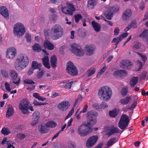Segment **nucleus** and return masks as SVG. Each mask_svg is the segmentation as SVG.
I'll list each match as a JSON object with an SVG mask.
<instances>
[{"label": "nucleus", "mask_w": 148, "mask_h": 148, "mask_svg": "<svg viewBox=\"0 0 148 148\" xmlns=\"http://www.w3.org/2000/svg\"><path fill=\"white\" fill-rule=\"evenodd\" d=\"M87 120L89 121L87 123L83 122L78 128V130H81L84 128L86 127L87 130H98V128L95 127L94 129H92L91 125H95L97 122L96 117L97 116L98 114L97 112L91 110L87 112Z\"/></svg>", "instance_id": "nucleus-1"}, {"label": "nucleus", "mask_w": 148, "mask_h": 148, "mask_svg": "<svg viewBox=\"0 0 148 148\" xmlns=\"http://www.w3.org/2000/svg\"><path fill=\"white\" fill-rule=\"evenodd\" d=\"M111 89L107 86L101 87L99 90L98 95L101 100L107 101L109 100L112 95Z\"/></svg>", "instance_id": "nucleus-2"}, {"label": "nucleus", "mask_w": 148, "mask_h": 148, "mask_svg": "<svg viewBox=\"0 0 148 148\" xmlns=\"http://www.w3.org/2000/svg\"><path fill=\"white\" fill-rule=\"evenodd\" d=\"M29 62L27 56L25 54H21L16 60L15 68L17 70L21 71L27 66L29 64Z\"/></svg>", "instance_id": "nucleus-3"}, {"label": "nucleus", "mask_w": 148, "mask_h": 148, "mask_svg": "<svg viewBox=\"0 0 148 148\" xmlns=\"http://www.w3.org/2000/svg\"><path fill=\"white\" fill-rule=\"evenodd\" d=\"M63 34V29L58 24H55L51 28V37L53 40H57L61 37Z\"/></svg>", "instance_id": "nucleus-4"}, {"label": "nucleus", "mask_w": 148, "mask_h": 148, "mask_svg": "<svg viewBox=\"0 0 148 148\" xmlns=\"http://www.w3.org/2000/svg\"><path fill=\"white\" fill-rule=\"evenodd\" d=\"M25 29L24 25L20 23L15 24L13 28V33L15 36L20 38L24 35Z\"/></svg>", "instance_id": "nucleus-5"}, {"label": "nucleus", "mask_w": 148, "mask_h": 148, "mask_svg": "<svg viewBox=\"0 0 148 148\" xmlns=\"http://www.w3.org/2000/svg\"><path fill=\"white\" fill-rule=\"evenodd\" d=\"M70 50L73 53L77 56H82L84 53V50L81 47L75 43H74L71 45Z\"/></svg>", "instance_id": "nucleus-6"}, {"label": "nucleus", "mask_w": 148, "mask_h": 148, "mask_svg": "<svg viewBox=\"0 0 148 148\" xmlns=\"http://www.w3.org/2000/svg\"><path fill=\"white\" fill-rule=\"evenodd\" d=\"M129 120L128 116L125 114L122 115L118 123L119 127L123 130L128 126Z\"/></svg>", "instance_id": "nucleus-7"}, {"label": "nucleus", "mask_w": 148, "mask_h": 148, "mask_svg": "<svg viewBox=\"0 0 148 148\" xmlns=\"http://www.w3.org/2000/svg\"><path fill=\"white\" fill-rule=\"evenodd\" d=\"M66 69L67 73L72 75L74 76L78 74L76 67L72 62L69 61L67 63Z\"/></svg>", "instance_id": "nucleus-8"}, {"label": "nucleus", "mask_w": 148, "mask_h": 148, "mask_svg": "<svg viewBox=\"0 0 148 148\" xmlns=\"http://www.w3.org/2000/svg\"><path fill=\"white\" fill-rule=\"evenodd\" d=\"M29 102L27 99H23L21 100L19 108L24 114H26L28 113L27 107L29 106Z\"/></svg>", "instance_id": "nucleus-9"}, {"label": "nucleus", "mask_w": 148, "mask_h": 148, "mask_svg": "<svg viewBox=\"0 0 148 148\" xmlns=\"http://www.w3.org/2000/svg\"><path fill=\"white\" fill-rule=\"evenodd\" d=\"M75 10L74 5L71 3H68L67 7H64L62 8V11L63 13L70 15H72Z\"/></svg>", "instance_id": "nucleus-10"}, {"label": "nucleus", "mask_w": 148, "mask_h": 148, "mask_svg": "<svg viewBox=\"0 0 148 148\" xmlns=\"http://www.w3.org/2000/svg\"><path fill=\"white\" fill-rule=\"evenodd\" d=\"M9 75L11 77L13 83L16 85L20 83V79L18 77V74L14 70H10L9 71Z\"/></svg>", "instance_id": "nucleus-11"}, {"label": "nucleus", "mask_w": 148, "mask_h": 148, "mask_svg": "<svg viewBox=\"0 0 148 148\" xmlns=\"http://www.w3.org/2000/svg\"><path fill=\"white\" fill-rule=\"evenodd\" d=\"M98 139V137L97 136H92L88 138L86 143V146L88 147H90L93 146Z\"/></svg>", "instance_id": "nucleus-12"}, {"label": "nucleus", "mask_w": 148, "mask_h": 148, "mask_svg": "<svg viewBox=\"0 0 148 148\" xmlns=\"http://www.w3.org/2000/svg\"><path fill=\"white\" fill-rule=\"evenodd\" d=\"M16 54V51L14 47H10L8 49L6 52V56L7 58L12 59Z\"/></svg>", "instance_id": "nucleus-13"}, {"label": "nucleus", "mask_w": 148, "mask_h": 148, "mask_svg": "<svg viewBox=\"0 0 148 148\" xmlns=\"http://www.w3.org/2000/svg\"><path fill=\"white\" fill-rule=\"evenodd\" d=\"M40 112L38 111H35L33 113L32 115V120L30 123L31 125L34 126L38 123L40 118Z\"/></svg>", "instance_id": "nucleus-14"}, {"label": "nucleus", "mask_w": 148, "mask_h": 148, "mask_svg": "<svg viewBox=\"0 0 148 148\" xmlns=\"http://www.w3.org/2000/svg\"><path fill=\"white\" fill-rule=\"evenodd\" d=\"M69 106V102L67 101L61 102L58 105V109L62 111L68 108Z\"/></svg>", "instance_id": "nucleus-15"}, {"label": "nucleus", "mask_w": 148, "mask_h": 148, "mask_svg": "<svg viewBox=\"0 0 148 148\" xmlns=\"http://www.w3.org/2000/svg\"><path fill=\"white\" fill-rule=\"evenodd\" d=\"M98 2V0H88L87 7L89 9H93L95 8Z\"/></svg>", "instance_id": "nucleus-16"}, {"label": "nucleus", "mask_w": 148, "mask_h": 148, "mask_svg": "<svg viewBox=\"0 0 148 148\" xmlns=\"http://www.w3.org/2000/svg\"><path fill=\"white\" fill-rule=\"evenodd\" d=\"M86 53L87 55L90 56L93 53L94 51L95 50V47L93 46L86 45L85 46Z\"/></svg>", "instance_id": "nucleus-17"}, {"label": "nucleus", "mask_w": 148, "mask_h": 148, "mask_svg": "<svg viewBox=\"0 0 148 148\" xmlns=\"http://www.w3.org/2000/svg\"><path fill=\"white\" fill-rule=\"evenodd\" d=\"M114 76L117 77H121L126 75L125 71L124 70H117L113 73Z\"/></svg>", "instance_id": "nucleus-18"}, {"label": "nucleus", "mask_w": 148, "mask_h": 148, "mask_svg": "<svg viewBox=\"0 0 148 148\" xmlns=\"http://www.w3.org/2000/svg\"><path fill=\"white\" fill-rule=\"evenodd\" d=\"M8 11L7 8L5 6L1 7L0 8V13L5 18H8Z\"/></svg>", "instance_id": "nucleus-19"}, {"label": "nucleus", "mask_w": 148, "mask_h": 148, "mask_svg": "<svg viewBox=\"0 0 148 148\" xmlns=\"http://www.w3.org/2000/svg\"><path fill=\"white\" fill-rule=\"evenodd\" d=\"M131 65V62L128 60H123L120 63V66L123 69H128Z\"/></svg>", "instance_id": "nucleus-20"}, {"label": "nucleus", "mask_w": 148, "mask_h": 148, "mask_svg": "<svg viewBox=\"0 0 148 148\" xmlns=\"http://www.w3.org/2000/svg\"><path fill=\"white\" fill-rule=\"evenodd\" d=\"M44 47L45 48H47L49 50H53L54 48V45L50 41L48 40V39H46L43 43Z\"/></svg>", "instance_id": "nucleus-21"}, {"label": "nucleus", "mask_w": 148, "mask_h": 148, "mask_svg": "<svg viewBox=\"0 0 148 148\" xmlns=\"http://www.w3.org/2000/svg\"><path fill=\"white\" fill-rule=\"evenodd\" d=\"M123 130L120 131V130H106L105 132V135L108 136L109 137L114 134L118 133L120 135Z\"/></svg>", "instance_id": "nucleus-22"}, {"label": "nucleus", "mask_w": 148, "mask_h": 148, "mask_svg": "<svg viewBox=\"0 0 148 148\" xmlns=\"http://www.w3.org/2000/svg\"><path fill=\"white\" fill-rule=\"evenodd\" d=\"M57 61V58L55 55H53L51 57L50 62L51 66L54 69L56 67Z\"/></svg>", "instance_id": "nucleus-23"}, {"label": "nucleus", "mask_w": 148, "mask_h": 148, "mask_svg": "<svg viewBox=\"0 0 148 148\" xmlns=\"http://www.w3.org/2000/svg\"><path fill=\"white\" fill-rule=\"evenodd\" d=\"M14 113L13 108L11 105H8L7 112L6 114V117H9L12 116Z\"/></svg>", "instance_id": "nucleus-24"}, {"label": "nucleus", "mask_w": 148, "mask_h": 148, "mask_svg": "<svg viewBox=\"0 0 148 148\" xmlns=\"http://www.w3.org/2000/svg\"><path fill=\"white\" fill-rule=\"evenodd\" d=\"M138 78L137 77H133L131 79L130 85L131 87L134 86L138 83Z\"/></svg>", "instance_id": "nucleus-25"}, {"label": "nucleus", "mask_w": 148, "mask_h": 148, "mask_svg": "<svg viewBox=\"0 0 148 148\" xmlns=\"http://www.w3.org/2000/svg\"><path fill=\"white\" fill-rule=\"evenodd\" d=\"M56 125V123L52 121H50L47 122L45 124V126L47 128H53Z\"/></svg>", "instance_id": "nucleus-26"}, {"label": "nucleus", "mask_w": 148, "mask_h": 148, "mask_svg": "<svg viewBox=\"0 0 148 148\" xmlns=\"http://www.w3.org/2000/svg\"><path fill=\"white\" fill-rule=\"evenodd\" d=\"M142 45L139 42H134L132 46V49L134 50L140 51L141 50Z\"/></svg>", "instance_id": "nucleus-27"}, {"label": "nucleus", "mask_w": 148, "mask_h": 148, "mask_svg": "<svg viewBox=\"0 0 148 148\" xmlns=\"http://www.w3.org/2000/svg\"><path fill=\"white\" fill-rule=\"evenodd\" d=\"M91 24L94 30L96 32H99L101 29V25L98 23H96L94 21L91 22Z\"/></svg>", "instance_id": "nucleus-28"}, {"label": "nucleus", "mask_w": 148, "mask_h": 148, "mask_svg": "<svg viewBox=\"0 0 148 148\" xmlns=\"http://www.w3.org/2000/svg\"><path fill=\"white\" fill-rule=\"evenodd\" d=\"M41 63H38V62L36 61L32 62V68L34 69H38L39 71L41 69Z\"/></svg>", "instance_id": "nucleus-29"}, {"label": "nucleus", "mask_w": 148, "mask_h": 148, "mask_svg": "<svg viewBox=\"0 0 148 148\" xmlns=\"http://www.w3.org/2000/svg\"><path fill=\"white\" fill-rule=\"evenodd\" d=\"M92 132V130H78V133L81 136H84Z\"/></svg>", "instance_id": "nucleus-30"}, {"label": "nucleus", "mask_w": 148, "mask_h": 148, "mask_svg": "<svg viewBox=\"0 0 148 148\" xmlns=\"http://www.w3.org/2000/svg\"><path fill=\"white\" fill-rule=\"evenodd\" d=\"M33 51L36 52H39L41 50V47L38 44L35 43L32 46Z\"/></svg>", "instance_id": "nucleus-31"}, {"label": "nucleus", "mask_w": 148, "mask_h": 148, "mask_svg": "<svg viewBox=\"0 0 148 148\" xmlns=\"http://www.w3.org/2000/svg\"><path fill=\"white\" fill-rule=\"evenodd\" d=\"M96 71V69L93 67L90 68L86 72V75L88 77H89L94 74Z\"/></svg>", "instance_id": "nucleus-32"}, {"label": "nucleus", "mask_w": 148, "mask_h": 148, "mask_svg": "<svg viewBox=\"0 0 148 148\" xmlns=\"http://www.w3.org/2000/svg\"><path fill=\"white\" fill-rule=\"evenodd\" d=\"M118 141V140L115 137L110 139L107 143V146L109 147Z\"/></svg>", "instance_id": "nucleus-33"}, {"label": "nucleus", "mask_w": 148, "mask_h": 148, "mask_svg": "<svg viewBox=\"0 0 148 148\" xmlns=\"http://www.w3.org/2000/svg\"><path fill=\"white\" fill-rule=\"evenodd\" d=\"M130 99L131 97L130 96L121 99V103L123 105H126L130 102Z\"/></svg>", "instance_id": "nucleus-34"}, {"label": "nucleus", "mask_w": 148, "mask_h": 148, "mask_svg": "<svg viewBox=\"0 0 148 148\" xmlns=\"http://www.w3.org/2000/svg\"><path fill=\"white\" fill-rule=\"evenodd\" d=\"M27 135V133L25 132L24 134L23 133H19L17 135V137L20 140H21L25 138Z\"/></svg>", "instance_id": "nucleus-35"}, {"label": "nucleus", "mask_w": 148, "mask_h": 148, "mask_svg": "<svg viewBox=\"0 0 148 148\" xmlns=\"http://www.w3.org/2000/svg\"><path fill=\"white\" fill-rule=\"evenodd\" d=\"M67 145L68 148H75L76 147V143L72 140L69 141Z\"/></svg>", "instance_id": "nucleus-36"}, {"label": "nucleus", "mask_w": 148, "mask_h": 148, "mask_svg": "<svg viewBox=\"0 0 148 148\" xmlns=\"http://www.w3.org/2000/svg\"><path fill=\"white\" fill-rule=\"evenodd\" d=\"M44 34L46 39H48L50 35L51 36V29H45L44 30Z\"/></svg>", "instance_id": "nucleus-37"}, {"label": "nucleus", "mask_w": 148, "mask_h": 148, "mask_svg": "<svg viewBox=\"0 0 148 148\" xmlns=\"http://www.w3.org/2000/svg\"><path fill=\"white\" fill-rule=\"evenodd\" d=\"M33 96L36 99L41 101H44L46 99L45 98L42 97L38 93H33Z\"/></svg>", "instance_id": "nucleus-38"}, {"label": "nucleus", "mask_w": 148, "mask_h": 148, "mask_svg": "<svg viewBox=\"0 0 148 148\" xmlns=\"http://www.w3.org/2000/svg\"><path fill=\"white\" fill-rule=\"evenodd\" d=\"M117 112L116 109L110 111L109 112V114L110 116L112 117H116L117 115Z\"/></svg>", "instance_id": "nucleus-39"}, {"label": "nucleus", "mask_w": 148, "mask_h": 148, "mask_svg": "<svg viewBox=\"0 0 148 148\" xmlns=\"http://www.w3.org/2000/svg\"><path fill=\"white\" fill-rule=\"evenodd\" d=\"M74 18L75 22L78 23L79 20L82 18V16L81 14H78L74 15Z\"/></svg>", "instance_id": "nucleus-40"}, {"label": "nucleus", "mask_w": 148, "mask_h": 148, "mask_svg": "<svg viewBox=\"0 0 148 148\" xmlns=\"http://www.w3.org/2000/svg\"><path fill=\"white\" fill-rule=\"evenodd\" d=\"M109 10L113 14L117 12L119 10V8L116 6L111 7L108 8Z\"/></svg>", "instance_id": "nucleus-41"}, {"label": "nucleus", "mask_w": 148, "mask_h": 148, "mask_svg": "<svg viewBox=\"0 0 148 148\" xmlns=\"http://www.w3.org/2000/svg\"><path fill=\"white\" fill-rule=\"evenodd\" d=\"M113 13L110 11L107 13H106L104 14L106 18L108 20H111L112 17Z\"/></svg>", "instance_id": "nucleus-42"}, {"label": "nucleus", "mask_w": 148, "mask_h": 148, "mask_svg": "<svg viewBox=\"0 0 148 148\" xmlns=\"http://www.w3.org/2000/svg\"><path fill=\"white\" fill-rule=\"evenodd\" d=\"M1 73L2 75L5 78H6L8 77L9 74L7 71L5 69L1 70Z\"/></svg>", "instance_id": "nucleus-43"}, {"label": "nucleus", "mask_w": 148, "mask_h": 148, "mask_svg": "<svg viewBox=\"0 0 148 148\" xmlns=\"http://www.w3.org/2000/svg\"><path fill=\"white\" fill-rule=\"evenodd\" d=\"M64 130H60L51 139H49L48 140L50 141V143H51L53 141V140L56 138H57L58 136L60 133L62 131H63Z\"/></svg>", "instance_id": "nucleus-44"}, {"label": "nucleus", "mask_w": 148, "mask_h": 148, "mask_svg": "<svg viewBox=\"0 0 148 148\" xmlns=\"http://www.w3.org/2000/svg\"><path fill=\"white\" fill-rule=\"evenodd\" d=\"M128 89L127 88H123L121 90V93L123 96H125L127 94Z\"/></svg>", "instance_id": "nucleus-45"}, {"label": "nucleus", "mask_w": 148, "mask_h": 148, "mask_svg": "<svg viewBox=\"0 0 148 148\" xmlns=\"http://www.w3.org/2000/svg\"><path fill=\"white\" fill-rule=\"evenodd\" d=\"M104 130H118L117 127H114L113 125H111L110 126L108 125H106L104 127Z\"/></svg>", "instance_id": "nucleus-46"}, {"label": "nucleus", "mask_w": 148, "mask_h": 148, "mask_svg": "<svg viewBox=\"0 0 148 148\" xmlns=\"http://www.w3.org/2000/svg\"><path fill=\"white\" fill-rule=\"evenodd\" d=\"M107 68V67L106 66H103L101 69L99 70L97 76L98 75H102L105 71Z\"/></svg>", "instance_id": "nucleus-47"}, {"label": "nucleus", "mask_w": 148, "mask_h": 148, "mask_svg": "<svg viewBox=\"0 0 148 148\" xmlns=\"http://www.w3.org/2000/svg\"><path fill=\"white\" fill-rule=\"evenodd\" d=\"M125 14V13H123L122 16V18L123 21H126L128 20L130 17V14L129 13L128 15H127L126 14Z\"/></svg>", "instance_id": "nucleus-48"}, {"label": "nucleus", "mask_w": 148, "mask_h": 148, "mask_svg": "<svg viewBox=\"0 0 148 148\" xmlns=\"http://www.w3.org/2000/svg\"><path fill=\"white\" fill-rule=\"evenodd\" d=\"M24 82L25 84L28 85L35 84V82L34 81L29 79H25L24 81Z\"/></svg>", "instance_id": "nucleus-49"}, {"label": "nucleus", "mask_w": 148, "mask_h": 148, "mask_svg": "<svg viewBox=\"0 0 148 148\" xmlns=\"http://www.w3.org/2000/svg\"><path fill=\"white\" fill-rule=\"evenodd\" d=\"M147 31L146 30H145L139 35V37L142 38H146L147 36Z\"/></svg>", "instance_id": "nucleus-50"}, {"label": "nucleus", "mask_w": 148, "mask_h": 148, "mask_svg": "<svg viewBox=\"0 0 148 148\" xmlns=\"http://www.w3.org/2000/svg\"><path fill=\"white\" fill-rule=\"evenodd\" d=\"M137 54L141 57L143 61L145 63L147 59L146 56L145 55H143L139 52H137Z\"/></svg>", "instance_id": "nucleus-51"}, {"label": "nucleus", "mask_w": 148, "mask_h": 148, "mask_svg": "<svg viewBox=\"0 0 148 148\" xmlns=\"http://www.w3.org/2000/svg\"><path fill=\"white\" fill-rule=\"evenodd\" d=\"M42 63L43 64L49 62V59L48 56H45L42 59Z\"/></svg>", "instance_id": "nucleus-52"}, {"label": "nucleus", "mask_w": 148, "mask_h": 148, "mask_svg": "<svg viewBox=\"0 0 148 148\" xmlns=\"http://www.w3.org/2000/svg\"><path fill=\"white\" fill-rule=\"evenodd\" d=\"M73 81H71V82L67 83L65 85L64 88L66 89L69 90L71 88V85L73 84Z\"/></svg>", "instance_id": "nucleus-53"}, {"label": "nucleus", "mask_w": 148, "mask_h": 148, "mask_svg": "<svg viewBox=\"0 0 148 148\" xmlns=\"http://www.w3.org/2000/svg\"><path fill=\"white\" fill-rule=\"evenodd\" d=\"M33 103L35 106H40L42 105H45V103H40L38 102L36 100H34L33 101Z\"/></svg>", "instance_id": "nucleus-54"}, {"label": "nucleus", "mask_w": 148, "mask_h": 148, "mask_svg": "<svg viewBox=\"0 0 148 148\" xmlns=\"http://www.w3.org/2000/svg\"><path fill=\"white\" fill-rule=\"evenodd\" d=\"M5 88L7 91L10 92L11 90V88L10 87V84L8 82H5L4 84Z\"/></svg>", "instance_id": "nucleus-55"}, {"label": "nucleus", "mask_w": 148, "mask_h": 148, "mask_svg": "<svg viewBox=\"0 0 148 148\" xmlns=\"http://www.w3.org/2000/svg\"><path fill=\"white\" fill-rule=\"evenodd\" d=\"M131 27H133L134 28H136L137 27V22L136 21H132L130 24Z\"/></svg>", "instance_id": "nucleus-56"}, {"label": "nucleus", "mask_w": 148, "mask_h": 148, "mask_svg": "<svg viewBox=\"0 0 148 148\" xmlns=\"http://www.w3.org/2000/svg\"><path fill=\"white\" fill-rule=\"evenodd\" d=\"M45 71L43 70H41L40 72L37 74V77L38 78L41 77L44 74Z\"/></svg>", "instance_id": "nucleus-57"}, {"label": "nucleus", "mask_w": 148, "mask_h": 148, "mask_svg": "<svg viewBox=\"0 0 148 148\" xmlns=\"http://www.w3.org/2000/svg\"><path fill=\"white\" fill-rule=\"evenodd\" d=\"M1 133L4 135H7L10 134V130H1Z\"/></svg>", "instance_id": "nucleus-58"}, {"label": "nucleus", "mask_w": 148, "mask_h": 148, "mask_svg": "<svg viewBox=\"0 0 148 148\" xmlns=\"http://www.w3.org/2000/svg\"><path fill=\"white\" fill-rule=\"evenodd\" d=\"M147 72L145 71H143L141 74V78L143 79H145L146 78Z\"/></svg>", "instance_id": "nucleus-59"}, {"label": "nucleus", "mask_w": 148, "mask_h": 148, "mask_svg": "<svg viewBox=\"0 0 148 148\" xmlns=\"http://www.w3.org/2000/svg\"><path fill=\"white\" fill-rule=\"evenodd\" d=\"M100 107L102 109H104L106 108H107L108 106L106 103L105 102H103L101 104Z\"/></svg>", "instance_id": "nucleus-60"}, {"label": "nucleus", "mask_w": 148, "mask_h": 148, "mask_svg": "<svg viewBox=\"0 0 148 148\" xmlns=\"http://www.w3.org/2000/svg\"><path fill=\"white\" fill-rule=\"evenodd\" d=\"M25 38L27 42H31V38L30 35L29 34H27L26 35Z\"/></svg>", "instance_id": "nucleus-61"}, {"label": "nucleus", "mask_w": 148, "mask_h": 148, "mask_svg": "<svg viewBox=\"0 0 148 148\" xmlns=\"http://www.w3.org/2000/svg\"><path fill=\"white\" fill-rule=\"evenodd\" d=\"M88 108V106L87 105H86L85 106H84L82 109V110L79 113H84L86 112L87 110V109Z\"/></svg>", "instance_id": "nucleus-62"}, {"label": "nucleus", "mask_w": 148, "mask_h": 148, "mask_svg": "<svg viewBox=\"0 0 148 148\" xmlns=\"http://www.w3.org/2000/svg\"><path fill=\"white\" fill-rule=\"evenodd\" d=\"M119 32V28L118 27H116L114 31V35L116 36L118 35Z\"/></svg>", "instance_id": "nucleus-63"}, {"label": "nucleus", "mask_w": 148, "mask_h": 148, "mask_svg": "<svg viewBox=\"0 0 148 148\" xmlns=\"http://www.w3.org/2000/svg\"><path fill=\"white\" fill-rule=\"evenodd\" d=\"M59 95V94L55 92H53L51 94V97L52 98H55L57 97H58Z\"/></svg>", "instance_id": "nucleus-64"}]
</instances>
